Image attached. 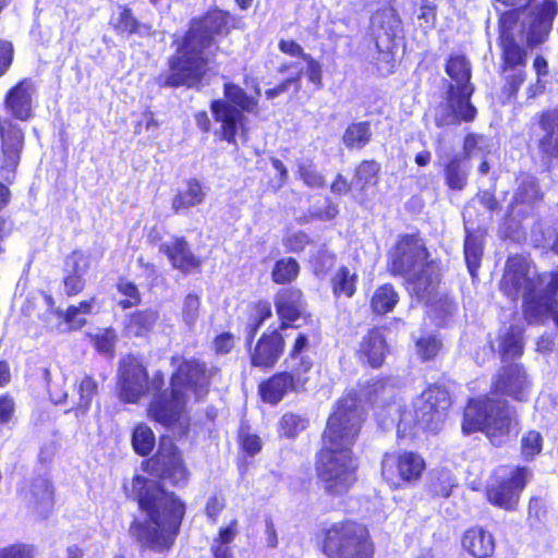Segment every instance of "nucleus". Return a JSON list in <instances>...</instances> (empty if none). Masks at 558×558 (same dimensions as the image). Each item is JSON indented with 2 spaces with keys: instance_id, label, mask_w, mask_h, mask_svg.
<instances>
[{
  "instance_id": "obj_35",
  "label": "nucleus",
  "mask_w": 558,
  "mask_h": 558,
  "mask_svg": "<svg viewBox=\"0 0 558 558\" xmlns=\"http://www.w3.org/2000/svg\"><path fill=\"white\" fill-rule=\"evenodd\" d=\"M444 183L450 191H463L469 183L470 166L460 155L451 156L442 166Z\"/></svg>"
},
{
  "instance_id": "obj_42",
  "label": "nucleus",
  "mask_w": 558,
  "mask_h": 558,
  "mask_svg": "<svg viewBox=\"0 0 558 558\" xmlns=\"http://www.w3.org/2000/svg\"><path fill=\"white\" fill-rule=\"evenodd\" d=\"M250 323L245 327V345H252L260 327L272 317L271 303L266 299H259L250 305Z\"/></svg>"
},
{
  "instance_id": "obj_13",
  "label": "nucleus",
  "mask_w": 558,
  "mask_h": 558,
  "mask_svg": "<svg viewBox=\"0 0 558 558\" xmlns=\"http://www.w3.org/2000/svg\"><path fill=\"white\" fill-rule=\"evenodd\" d=\"M538 283L529 257L522 254H512L507 257L498 289L510 303L517 304L520 299L536 292Z\"/></svg>"
},
{
  "instance_id": "obj_9",
  "label": "nucleus",
  "mask_w": 558,
  "mask_h": 558,
  "mask_svg": "<svg viewBox=\"0 0 558 558\" xmlns=\"http://www.w3.org/2000/svg\"><path fill=\"white\" fill-rule=\"evenodd\" d=\"M225 99H214L209 104L215 122L219 123L216 131L218 140L239 149L238 138L246 140L247 128L244 112H255L258 108L256 97L248 95L239 84H223Z\"/></svg>"
},
{
  "instance_id": "obj_55",
  "label": "nucleus",
  "mask_w": 558,
  "mask_h": 558,
  "mask_svg": "<svg viewBox=\"0 0 558 558\" xmlns=\"http://www.w3.org/2000/svg\"><path fill=\"white\" fill-rule=\"evenodd\" d=\"M544 447V438L541 432L529 429L520 439V453L524 461H533L541 454Z\"/></svg>"
},
{
  "instance_id": "obj_60",
  "label": "nucleus",
  "mask_w": 558,
  "mask_h": 558,
  "mask_svg": "<svg viewBox=\"0 0 558 558\" xmlns=\"http://www.w3.org/2000/svg\"><path fill=\"white\" fill-rule=\"evenodd\" d=\"M117 335L113 328L108 327L92 337V342L98 353L112 355L114 352Z\"/></svg>"
},
{
  "instance_id": "obj_46",
  "label": "nucleus",
  "mask_w": 558,
  "mask_h": 558,
  "mask_svg": "<svg viewBox=\"0 0 558 558\" xmlns=\"http://www.w3.org/2000/svg\"><path fill=\"white\" fill-rule=\"evenodd\" d=\"M75 390L78 399L72 410L76 415L85 414L90 409L94 397L98 393V384L92 375H85L75 385Z\"/></svg>"
},
{
  "instance_id": "obj_62",
  "label": "nucleus",
  "mask_w": 558,
  "mask_h": 558,
  "mask_svg": "<svg viewBox=\"0 0 558 558\" xmlns=\"http://www.w3.org/2000/svg\"><path fill=\"white\" fill-rule=\"evenodd\" d=\"M303 72L302 70L298 71L295 74L286 77L275 86L267 88L265 90V96L267 99H275L276 97L282 95L288 92L291 86L294 87L295 90H299L301 87Z\"/></svg>"
},
{
  "instance_id": "obj_26",
  "label": "nucleus",
  "mask_w": 558,
  "mask_h": 558,
  "mask_svg": "<svg viewBox=\"0 0 558 558\" xmlns=\"http://www.w3.org/2000/svg\"><path fill=\"white\" fill-rule=\"evenodd\" d=\"M525 328L518 324H510L498 329L495 340L489 341V349L496 352L504 363L520 360L525 352Z\"/></svg>"
},
{
  "instance_id": "obj_52",
  "label": "nucleus",
  "mask_w": 558,
  "mask_h": 558,
  "mask_svg": "<svg viewBox=\"0 0 558 558\" xmlns=\"http://www.w3.org/2000/svg\"><path fill=\"white\" fill-rule=\"evenodd\" d=\"M236 520H232L228 526H222L218 531V536L214 539L210 551L214 558H233L231 548L228 546L236 536Z\"/></svg>"
},
{
  "instance_id": "obj_12",
  "label": "nucleus",
  "mask_w": 558,
  "mask_h": 558,
  "mask_svg": "<svg viewBox=\"0 0 558 558\" xmlns=\"http://www.w3.org/2000/svg\"><path fill=\"white\" fill-rule=\"evenodd\" d=\"M425 470V459L412 450L388 451L380 460V475L392 490L416 485Z\"/></svg>"
},
{
  "instance_id": "obj_41",
  "label": "nucleus",
  "mask_w": 558,
  "mask_h": 558,
  "mask_svg": "<svg viewBox=\"0 0 558 558\" xmlns=\"http://www.w3.org/2000/svg\"><path fill=\"white\" fill-rule=\"evenodd\" d=\"M109 25L120 36L141 34L142 28L145 26L126 4H119L117 7V12L110 16Z\"/></svg>"
},
{
  "instance_id": "obj_28",
  "label": "nucleus",
  "mask_w": 558,
  "mask_h": 558,
  "mask_svg": "<svg viewBox=\"0 0 558 558\" xmlns=\"http://www.w3.org/2000/svg\"><path fill=\"white\" fill-rule=\"evenodd\" d=\"M158 251L167 257L172 268L184 275L199 271L202 268V258L193 253L184 236H173L171 243L159 245Z\"/></svg>"
},
{
  "instance_id": "obj_20",
  "label": "nucleus",
  "mask_w": 558,
  "mask_h": 558,
  "mask_svg": "<svg viewBox=\"0 0 558 558\" xmlns=\"http://www.w3.org/2000/svg\"><path fill=\"white\" fill-rule=\"evenodd\" d=\"M532 383L524 364L506 363L499 367L490 383L489 392L495 396L509 397L518 402L529 400Z\"/></svg>"
},
{
  "instance_id": "obj_25",
  "label": "nucleus",
  "mask_w": 558,
  "mask_h": 558,
  "mask_svg": "<svg viewBox=\"0 0 558 558\" xmlns=\"http://www.w3.org/2000/svg\"><path fill=\"white\" fill-rule=\"evenodd\" d=\"M34 82L31 77H23L8 88L3 96V108L9 117L15 121H28L34 117L33 92Z\"/></svg>"
},
{
  "instance_id": "obj_53",
  "label": "nucleus",
  "mask_w": 558,
  "mask_h": 558,
  "mask_svg": "<svg viewBox=\"0 0 558 558\" xmlns=\"http://www.w3.org/2000/svg\"><path fill=\"white\" fill-rule=\"evenodd\" d=\"M156 445V437L153 429L146 424H137L132 433V447L141 457L151 453Z\"/></svg>"
},
{
  "instance_id": "obj_61",
  "label": "nucleus",
  "mask_w": 558,
  "mask_h": 558,
  "mask_svg": "<svg viewBox=\"0 0 558 558\" xmlns=\"http://www.w3.org/2000/svg\"><path fill=\"white\" fill-rule=\"evenodd\" d=\"M36 547L33 544L16 542L0 548V558H35Z\"/></svg>"
},
{
  "instance_id": "obj_40",
  "label": "nucleus",
  "mask_w": 558,
  "mask_h": 558,
  "mask_svg": "<svg viewBox=\"0 0 558 558\" xmlns=\"http://www.w3.org/2000/svg\"><path fill=\"white\" fill-rule=\"evenodd\" d=\"M400 301V295L390 282L378 286L369 299V308L374 315L385 316L391 313Z\"/></svg>"
},
{
  "instance_id": "obj_50",
  "label": "nucleus",
  "mask_w": 558,
  "mask_h": 558,
  "mask_svg": "<svg viewBox=\"0 0 558 558\" xmlns=\"http://www.w3.org/2000/svg\"><path fill=\"white\" fill-rule=\"evenodd\" d=\"M505 10L498 16V37L497 45L500 46L504 40L511 38L514 43H520L513 29L515 28L520 14L527 8H504Z\"/></svg>"
},
{
  "instance_id": "obj_43",
  "label": "nucleus",
  "mask_w": 558,
  "mask_h": 558,
  "mask_svg": "<svg viewBox=\"0 0 558 558\" xmlns=\"http://www.w3.org/2000/svg\"><path fill=\"white\" fill-rule=\"evenodd\" d=\"M308 426L310 418L306 415L288 411L279 417L277 433L279 438L295 439Z\"/></svg>"
},
{
  "instance_id": "obj_30",
  "label": "nucleus",
  "mask_w": 558,
  "mask_h": 558,
  "mask_svg": "<svg viewBox=\"0 0 558 558\" xmlns=\"http://www.w3.org/2000/svg\"><path fill=\"white\" fill-rule=\"evenodd\" d=\"M461 548L472 558H490L496 549L494 534L482 525L465 529L460 539Z\"/></svg>"
},
{
  "instance_id": "obj_39",
  "label": "nucleus",
  "mask_w": 558,
  "mask_h": 558,
  "mask_svg": "<svg viewBox=\"0 0 558 558\" xmlns=\"http://www.w3.org/2000/svg\"><path fill=\"white\" fill-rule=\"evenodd\" d=\"M483 254V236L470 229H465V236L463 241V256L469 274L472 279L477 278V271L482 264Z\"/></svg>"
},
{
  "instance_id": "obj_31",
  "label": "nucleus",
  "mask_w": 558,
  "mask_h": 558,
  "mask_svg": "<svg viewBox=\"0 0 558 558\" xmlns=\"http://www.w3.org/2000/svg\"><path fill=\"white\" fill-rule=\"evenodd\" d=\"M558 298L555 295H543L532 292L524 296L521 304L522 317L527 326H538L546 323L548 312L555 310V302Z\"/></svg>"
},
{
  "instance_id": "obj_49",
  "label": "nucleus",
  "mask_w": 558,
  "mask_h": 558,
  "mask_svg": "<svg viewBox=\"0 0 558 558\" xmlns=\"http://www.w3.org/2000/svg\"><path fill=\"white\" fill-rule=\"evenodd\" d=\"M392 387L391 376H376L369 378L361 386V392L366 402L377 404L385 400L387 391Z\"/></svg>"
},
{
  "instance_id": "obj_18",
  "label": "nucleus",
  "mask_w": 558,
  "mask_h": 558,
  "mask_svg": "<svg viewBox=\"0 0 558 558\" xmlns=\"http://www.w3.org/2000/svg\"><path fill=\"white\" fill-rule=\"evenodd\" d=\"M149 374L144 363L128 354L119 363L118 398L126 404H136L149 392Z\"/></svg>"
},
{
  "instance_id": "obj_45",
  "label": "nucleus",
  "mask_w": 558,
  "mask_h": 558,
  "mask_svg": "<svg viewBox=\"0 0 558 558\" xmlns=\"http://www.w3.org/2000/svg\"><path fill=\"white\" fill-rule=\"evenodd\" d=\"M415 353L422 363L436 361L444 351V342L439 335L426 333L415 340Z\"/></svg>"
},
{
  "instance_id": "obj_16",
  "label": "nucleus",
  "mask_w": 558,
  "mask_h": 558,
  "mask_svg": "<svg viewBox=\"0 0 558 558\" xmlns=\"http://www.w3.org/2000/svg\"><path fill=\"white\" fill-rule=\"evenodd\" d=\"M17 496L36 519L47 520L54 511L57 487L50 476L38 474L20 485Z\"/></svg>"
},
{
  "instance_id": "obj_5",
  "label": "nucleus",
  "mask_w": 558,
  "mask_h": 558,
  "mask_svg": "<svg viewBox=\"0 0 558 558\" xmlns=\"http://www.w3.org/2000/svg\"><path fill=\"white\" fill-rule=\"evenodd\" d=\"M314 544L325 558L376 556V543L368 526L351 518L320 524L314 535Z\"/></svg>"
},
{
  "instance_id": "obj_32",
  "label": "nucleus",
  "mask_w": 558,
  "mask_h": 558,
  "mask_svg": "<svg viewBox=\"0 0 558 558\" xmlns=\"http://www.w3.org/2000/svg\"><path fill=\"white\" fill-rule=\"evenodd\" d=\"M281 53L302 60L306 65L305 75L317 89L323 87V68L318 60L305 52L304 48L294 39L281 38L278 41Z\"/></svg>"
},
{
  "instance_id": "obj_63",
  "label": "nucleus",
  "mask_w": 558,
  "mask_h": 558,
  "mask_svg": "<svg viewBox=\"0 0 558 558\" xmlns=\"http://www.w3.org/2000/svg\"><path fill=\"white\" fill-rule=\"evenodd\" d=\"M377 15L381 16L379 27L387 34L395 36L397 29L401 25V19L398 11L393 7L379 9L376 12Z\"/></svg>"
},
{
  "instance_id": "obj_10",
  "label": "nucleus",
  "mask_w": 558,
  "mask_h": 558,
  "mask_svg": "<svg viewBox=\"0 0 558 558\" xmlns=\"http://www.w3.org/2000/svg\"><path fill=\"white\" fill-rule=\"evenodd\" d=\"M173 371L170 374L169 386L174 395L184 396L191 392L196 400L207 397L211 387L214 372L206 362L196 357H183L174 354L170 357Z\"/></svg>"
},
{
  "instance_id": "obj_11",
  "label": "nucleus",
  "mask_w": 558,
  "mask_h": 558,
  "mask_svg": "<svg viewBox=\"0 0 558 558\" xmlns=\"http://www.w3.org/2000/svg\"><path fill=\"white\" fill-rule=\"evenodd\" d=\"M498 48V75L501 80L500 92L506 100L514 101L518 99L519 93L529 76V47L508 38Z\"/></svg>"
},
{
  "instance_id": "obj_59",
  "label": "nucleus",
  "mask_w": 558,
  "mask_h": 558,
  "mask_svg": "<svg viewBox=\"0 0 558 558\" xmlns=\"http://www.w3.org/2000/svg\"><path fill=\"white\" fill-rule=\"evenodd\" d=\"M201 296L197 293H187L182 302V319L186 326L193 327L199 316Z\"/></svg>"
},
{
  "instance_id": "obj_4",
  "label": "nucleus",
  "mask_w": 558,
  "mask_h": 558,
  "mask_svg": "<svg viewBox=\"0 0 558 558\" xmlns=\"http://www.w3.org/2000/svg\"><path fill=\"white\" fill-rule=\"evenodd\" d=\"M386 269L391 277L402 278L417 299L434 296L444 272L441 260L432 257L427 239L416 228L397 235L387 252Z\"/></svg>"
},
{
  "instance_id": "obj_64",
  "label": "nucleus",
  "mask_w": 558,
  "mask_h": 558,
  "mask_svg": "<svg viewBox=\"0 0 558 558\" xmlns=\"http://www.w3.org/2000/svg\"><path fill=\"white\" fill-rule=\"evenodd\" d=\"M282 243L287 252L301 253L312 243V240L306 232L300 230L284 235Z\"/></svg>"
},
{
  "instance_id": "obj_8",
  "label": "nucleus",
  "mask_w": 558,
  "mask_h": 558,
  "mask_svg": "<svg viewBox=\"0 0 558 558\" xmlns=\"http://www.w3.org/2000/svg\"><path fill=\"white\" fill-rule=\"evenodd\" d=\"M445 72L453 83H449L446 90L447 110L435 118V125L441 129L462 122H473L477 109L471 101L475 86L471 82L470 61L464 54H450L445 63Z\"/></svg>"
},
{
  "instance_id": "obj_15",
  "label": "nucleus",
  "mask_w": 558,
  "mask_h": 558,
  "mask_svg": "<svg viewBox=\"0 0 558 558\" xmlns=\"http://www.w3.org/2000/svg\"><path fill=\"white\" fill-rule=\"evenodd\" d=\"M527 468L522 465L512 468L508 474L494 475L485 488L487 501L497 508L514 511L527 484Z\"/></svg>"
},
{
  "instance_id": "obj_17",
  "label": "nucleus",
  "mask_w": 558,
  "mask_h": 558,
  "mask_svg": "<svg viewBox=\"0 0 558 558\" xmlns=\"http://www.w3.org/2000/svg\"><path fill=\"white\" fill-rule=\"evenodd\" d=\"M25 146V132L17 121L0 116V177L12 183Z\"/></svg>"
},
{
  "instance_id": "obj_14",
  "label": "nucleus",
  "mask_w": 558,
  "mask_h": 558,
  "mask_svg": "<svg viewBox=\"0 0 558 558\" xmlns=\"http://www.w3.org/2000/svg\"><path fill=\"white\" fill-rule=\"evenodd\" d=\"M451 403L450 393L444 385H427L414 408L415 425L423 430L437 432L447 418Z\"/></svg>"
},
{
  "instance_id": "obj_38",
  "label": "nucleus",
  "mask_w": 558,
  "mask_h": 558,
  "mask_svg": "<svg viewBox=\"0 0 558 558\" xmlns=\"http://www.w3.org/2000/svg\"><path fill=\"white\" fill-rule=\"evenodd\" d=\"M359 276L348 266L341 265L331 275L329 286L335 299H351L357 291Z\"/></svg>"
},
{
  "instance_id": "obj_37",
  "label": "nucleus",
  "mask_w": 558,
  "mask_h": 558,
  "mask_svg": "<svg viewBox=\"0 0 558 558\" xmlns=\"http://www.w3.org/2000/svg\"><path fill=\"white\" fill-rule=\"evenodd\" d=\"M381 165L375 159H363L353 169V184L360 193L376 189L380 181Z\"/></svg>"
},
{
  "instance_id": "obj_19",
  "label": "nucleus",
  "mask_w": 558,
  "mask_h": 558,
  "mask_svg": "<svg viewBox=\"0 0 558 558\" xmlns=\"http://www.w3.org/2000/svg\"><path fill=\"white\" fill-rule=\"evenodd\" d=\"M186 399L184 396L174 395L170 389V393L166 392L155 395L148 402L146 408L147 418L166 428L180 426L181 436L189 433V420L184 424L181 423L185 412Z\"/></svg>"
},
{
  "instance_id": "obj_33",
  "label": "nucleus",
  "mask_w": 558,
  "mask_h": 558,
  "mask_svg": "<svg viewBox=\"0 0 558 558\" xmlns=\"http://www.w3.org/2000/svg\"><path fill=\"white\" fill-rule=\"evenodd\" d=\"M71 263V271L63 277L64 293L69 298L78 295L86 287V280L83 272L88 267V262L82 250H73L66 257Z\"/></svg>"
},
{
  "instance_id": "obj_6",
  "label": "nucleus",
  "mask_w": 558,
  "mask_h": 558,
  "mask_svg": "<svg viewBox=\"0 0 558 558\" xmlns=\"http://www.w3.org/2000/svg\"><path fill=\"white\" fill-rule=\"evenodd\" d=\"M310 337L299 332L293 338L286 361H291L289 369L275 372L263 379L257 387L260 400L270 405L279 404L289 393H300L307 389L313 359L306 353Z\"/></svg>"
},
{
  "instance_id": "obj_23",
  "label": "nucleus",
  "mask_w": 558,
  "mask_h": 558,
  "mask_svg": "<svg viewBox=\"0 0 558 558\" xmlns=\"http://www.w3.org/2000/svg\"><path fill=\"white\" fill-rule=\"evenodd\" d=\"M557 15V0H542L530 11L526 33L527 47L535 48L548 39Z\"/></svg>"
},
{
  "instance_id": "obj_22",
  "label": "nucleus",
  "mask_w": 558,
  "mask_h": 558,
  "mask_svg": "<svg viewBox=\"0 0 558 558\" xmlns=\"http://www.w3.org/2000/svg\"><path fill=\"white\" fill-rule=\"evenodd\" d=\"M274 306L278 317L279 328H296L295 323L299 319L308 322L312 314L306 312L307 302L304 292L296 287H286L279 289L274 296Z\"/></svg>"
},
{
  "instance_id": "obj_29",
  "label": "nucleus",
  "mask_w": 558,
  "mask_h": 558,
  "mask_svg": "<svg viewBox=\"0 0 558 558\" xmlns=\"http://www.w3.org/2000/svg\"><path fill=\"white\" fill-rule=\"evenodd\" d=\"M543 135L537 141L541 155L549 160H558V108H547L535 114Z\"/></svg>"
},
{
  "instance_id": "obj_3",
  "label": "nucleus",
  "mask_w": 558,
  "mask_h": 558,
  "mask_svg": "<svg viewBox=\"0 0 558 558\" xmlns=\"http://www.w3.org/2000/svg\"><path fill=\"white\" fill-rule=\"evenodd\" d=\"M234 16L227 10L210 7L192 17L186 31L168 58L167 71L156 76L160 88L201 90L209 81L219 52L218 37H227L234 28Z\"/></svg>"
},
{
  "instance_id": "obj_47",
  "label": "nucleus",
  "mask_w": 558,
  "mask_h": 558,
  "mask_svg": "<svg viewBox=\"0 0 558 558\" xmlns=\"http://www.w3.org/2000/svg\"><path fill=\"white\" fill-rule=\"evenodd\" d=\"M300 270V264L294 257L279 258L272 266L271 280L280 286L291 284L298 279Z\"/></svg>"
},
{
  "instance_id": "obj_57",
  "label": "nucleus",
  "mask_w": 558,
  "mask_h": 558,
  "mask_svg": "<svg viewBox=\"0 0 558 558\" xmlns=\"http://www.w3.org/2000/svg\"><path fill=\"white\" fill-rule=\"evenodd\" d=\"M337 255L323 247L308 258L312 271L317 277L326 276L335 266Z\"/></svg>"
},
{
  "instance_id": "obj_2",
  "label": "nucleus",
  "mask_w": 558,
  "mask_h": 558,
  "mask_svg": "<svg viewBox=\"0 0 558 558\" xmlns=\"http://www.w3.org/2000/svg\"><path fill=\"white\" fill-rule=\"evenodd\" d=\"M365 415L355 392L341 396L333 403L315 453V473L325 493L331 497L348 494L359 481L360 462L354 446Z\"/></svg>"
},
{
  "instance_id": "obj_51",
  "label": "nucleus",
  "mask_w": 558,
  "mask_h": 558,
  "mask_svg": "<svg viewBox=\"0 0 558 558\" xmlns=\"http://www.w3.org/2000/svg\"><path fill=\"white\" fill-rule=\"evenodd\" d=\"M116 290L123 299L118 301V306L122 311L137 307L142 303V293L138 286L124 276L118 278Z\"/></svg>"
},
{
  "instance_id": "obj_36",
  "label": "nucleus",
  "mask_w": 558,
  "mask_h": 558,
  "mask_svg": "<svg viewBox=\"0 0 558 558\" xmlns=\"http://www.w3.org/2000/svg\"><path fill=\"white\" fill-rule=\"evenodd\" d=\"M206 193L199 180L196 178L186 181V187L180 190L171 201V209L174 214L201 205L205 199Z\"/></svg>"
},
{
  "instance_id": "obj_48",
  "label": "nucleus",
  "mask_w": 558,
  "mask_h": 558,
  "mask_svg": "<svg viewBox=\"0 0 558 558\" xmlns=\"http://www.w3.org/2000/svg\"><path fill=\"white\" fill-rule=\"evenodd\" d=\"M236 442L239 451L244 458H253L263 450V439L252 432L251 426L242 423L236 432Z\"/></svg>"
},
{
  "instance_id": "obj_7",
  "label": "nucleus",
  "mask_w": 558,
  "mask_h": 558,
  "mask_svg": "<svg viewBox=\"0 0 558 558\" xmlns=\"http://www.w3.org/2000/svg\"><path fill=\"white\" fill-rule=\"evenodd\" d=\"M521 428V421L513 405L505 399L484 396L470 400L466 405L461 429L470 435L483 433L493 444H500Z\"/></svg>"
},
{
  "instance_id": "obj_54",
  "label": "nucleus",
  "mask_w": 558,
  "mask_h": 558,
  "mask_svg": "<svg viewBox=\"0 0 558 558\" xmlns=\"http://www.w3.org/2000/svg\"><path fill=\"white\" fill-rule=\"evenodd\" d=\"M532 66L536 80L526 87L525 93L527 99H534L545 93L546 82L543 78L549 74L548 61L543 54H536L534 57Z\"/></svg>"
},
{
  "instance_id": "obj_58",
  "label": "nucleus",
  "mask_w": 558,
  "mask_h": 558,
  "mask_svg": "<svg viewBox=\"0 0 558 558\" xmlns=\"http://www.w3.org/2000/svg\"><path fill=\"white\" fill-rule=\"evenodd\" d=\"M296 173L298 178L308 189L322 190L326 186L325 177L312 163H300Z\"/></svg>"
},
{
  "instance_id": "obj_21",
  "label": "nucleus",
  "mask_w": 558,
  "mask_h": 558,
  "mask_svg": "<svg viewBox=\"0 0 558 558\" xmlns=\"http://www.w3.org/2000/svg\"><path fill=\"white\" fill-rule=\"evenodd\" d=\"M283 329L268 327L259 337L247 345L250 365L254 368L267 372L272 369L284 354L287 342Z\"/></svg>"
},
{
  "instance_id": "obj_56",
  "label": "nucleus",
  "mask_w": 558,
  "mask_h": 558,
  "mask_svg": "<svg viewBox=\"0 0 558 558\" xmlns=\"http://www.w3.org/2000/svg\"><path fill=\"white\" fill-rule=\"evenodd\" d=\"M453 487L452 478L447 472L432 475L426 484V492L430 498H448Z\"/></svg>"
},
{
  "instance_id": "obj_44",
  "label": "nucleus",
  "mask_w": 558,
  "mask_h": 558,
  "mask_svg": "<svg viewBox=\"0 0 558 558\" xmlns=\"http://www.w3.org/2000/svg\"><path fill=\"white\" fill-rule=\"evenodd\" d=\"M372 135L369 121L352 122L342 134V143L349 149H361L371 142Z\"/></svg>"
},
{
  "instance_id": "obj_27",
  "label": "nucleus",
  "mask_w": 558,
  "mask_h": 558,
  "mask_svg": "<svg viewBox=\"0 0 558 558\" xmlns=\"http://www.w3.org/2000/svg\"><path fill=\"white\" fill-rule=\"evenodd\" d=\"M389 354V343L380 326L371 327L359 342L355 356L362 365L373 369L383 367Z\"/></svg>"
},
{
  "instance_id": "obj_34",
  "label": "nucleus",
  "mask_w": 558,
  "mask_h": 558,
  "mask_svg": "<svg viewBox=\"0 0 558 558\" xmlns=\"http://www.w3.org/2000/svg\"><path fill=\"white\" fill-rule=\"evenodd\" d=\"M159 319L158 311L154 308L136 310L129 314L123 324V331L129 337H147Z\"/></svg>"
},
{
  "instance_id": "obj_1",
  "label": "nucleus",
  "mask_w": 558,
  "mask_h": 558,
  "mask_svg": "<svg viewBox=\"0 0 558 558\" xmlns=\"http://www.w3.org/2000/svg\"><path fill=\"white\" fill-rule=\"evenodd\" d=\"M142 468L158 481L135 474L131 478V488L123 486L126 498L136 502L144 515L131 521L129 532L141 549L168 553L180 534L186 504L174 492L166 489L161 482L184 487L191 472L182 451L172 441L161 444L155 454L143 461Z\"/></svg>"
},
{
  "instance_id": "obj_24",
  "label": "nucleus",
  "mask_w": 558,
  "mask_h": 558,
  "mask_svg": "<svg viewBox=\"0 0 558 558\" xmlns=\"http://www.w3.org/2000/svg\"><path fill=\"white\" fill-rule=\"evenodd\" d=\"M542 198L543 193L537 180L532 175L523 177L507 206L505 220L521 221L525 219L532 213L535 203L542 201Z\"/></svg>"
}]
</instances>
